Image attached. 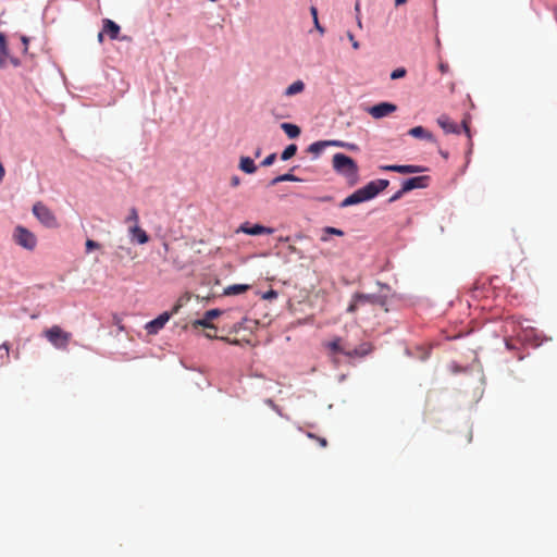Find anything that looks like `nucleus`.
I'll return each instance as SVG.
<instances>
[{
    "label": "nucleus",
    "instance_id": "obj_33",
    "mask_svg": "<svg viewBox=\"0 0 557 557\" xmlns=\"http://www.w3.org/2000/svg\"><path fill=\"white\" fill-rule=\"evenodd\" d=\"M406 194V191H403V187L396 191L389 199H388V202L392 203V202H395L397 200H399L404 195Z\"/></svg>",
    "mask_w": 557,
    "mask_h": 557
},
{
    "label": "nucleus",
    "instance_id": "obj_28",
    "mask_svg": "<svg viewBox=\"0 0 557 557\" xmlns=\"http://www.w3.org/2000/svg\"><path fill=\"white\" fill-rule=\"evenodd\" d=\"M406 69L405 67H398L396 70H394L392 73H391V78L392 79H398V78H401L406 75Z\"/></svg>",
    "mask_w": 557,
    "mask_h": 557
},
{
    "label": "nucleus",
    "instance_id": "obj_24",
    "mask_svg": "<svg viewBox=\"0 0 557 557\" xmlns=\"http://www.w3.org/2000/svg\"><path fill=\"white\" fill-rule=\"evenodd\" d=\"M249 286L244 284L231 285L225 289L226 295H239L248 290Z\"/></svg>",
    "mask_w": 557,
    "mask_h": 557
},
{
    "label": "nucleus",
    "instance_id": "obj_29",
    "mask_svg": "<svg viewBox=\"0 0 557 557\" xmlns=\"http://www.w3.org/2000/svg\"><path fill=\"white\" fill-rule=\"evenodd\" d=\"M85 246H86V251L87 252H89V251H91L94 249H99L100 248V244L95 242V240H92V239H87Z\"/></svg>",
    "mask_w": 557,
    "mask_h": 557
},
{
    "label": "nucleus",
    "instance_id": "obj_35",
    "mask_svg": "<svg viewBox=\"0 0 557 557\" xmlns=\"http://www.w3.org/2000/svg\"><path fill=\"white\" fill-rule=\"evenodd\" d=\"M1 350H3V354L1 355V357H4V358L9 359V350H10L9 345H8V344H5V343H4V344H2V345L0 346V351H1Z\"/></svg>",
    "mask_w": 557,
    "mask_h": 557
},
{
    "label": "nucleus",
    "instance_id": "obj_27",
    "mask_svg": "<svg viewBox=\"0 0 557 557\" xmlns=\"http://www.w3.org/2000/svg\"><path fill=\"white\" fill-rule=\"evenodd\" d=\"M360 306H361V304H360V301H358V299H357V294H355V295H354V297H352V300H351L350 305H349V306H348V308H347V312H349V313H354V312H356V311H357L358 307H360Z\"/></svg>",
    "mask_w": 557,
    "mask_h": 557
},
{
    "label": "nucleus",
    "instance_id": "obj_13",
    "mask_svg": "<svg viewBox=\"0 0 557 557\" xmlns=\"http://www.w3.org/2000/svg\"><path fill=\"white\" fill-rule=\"evenodd\" d=\"M437 124L447 134H459L460 127L450 120L448 115L442 114L437 117Z\"/></svg>",
    "mask_w": 557,
    "mask_h": 557
},
{
    "label": "nucleus",
    "instance_id": "obj_32",
    "mask_svg": "<svg viewBox=\"0 0 557 557\" xmlns=\"http://www.w3.org/2000/svg\"><path fill=\"white\" fill-rule=\"evenodd\" d=\"M307 435L310 438L317 440L321 447H326L327 446V441L324 437H319V436L314 435L313 433H308Z\"/></svg>",
    "mask_w": 557,
    "mask_h": 557
},
{
    "label": "nucleus",
    "instance_id": "obj_30",
    "mask_svg": "<svg viewBox=\"0 0 557 557\" xmlns=\"http://www.w3.org/2000/svg\"><path fill=\"white\" fill-rule=\"evenodd\" d=\"M324 233L336 235V236H343L344 235V232L342 230L335 228V227H332V226H326L324 228Z\"/></svg>",
    "mask_w": 557,
    "mask_h": 557
},
{
    "label": "nucleus",
    "instance_id": "obj_43",
    "mask_svg": "<svg viewBox=\"0 0 557 557\" xmlns=\"http://www.w3.org/2000/svg\"><path fill=\"white\" fill-rule=\"evenodd\" d=\"M4 166L2 164V162H0V182L3 180L4 177Z\"/></svg>",
    "mask_w": 557,
    "mask_h": 557
},
{
    "label": "nucleus",
    "instance_id": "obj_21",
    "mask_svg": "<svg viewBox=\"0 0 557 557\" xmlns=\"http://www.w3.org/2000/svg\"><path fill=\"white\" fill-rule=\"evenodd\" d=\"M305 89V84L302 81H296L294 82L293 84H290L286 90H285V95L286 96H294L296 94H300Z\"/></svg>",
    "mask_w": 557,
    "mask_h": 557
},
{
    "label": "nucleus",
    "instance_id": "obj_46",
    "mask_svg": "<svg viewBox=\"0 0 557 557\" xmlns=\"http://www.w3.org/2000/svg\"><path fill=\"white\" fill-rule=\"evenodd\" d=\"M22 41L24 44V50H27L28 39L26 37H22Z\"/></svg>",
    "mask_w": 557,
    "mask_h": 557
},
{
    "label": "nucleus",
    "instance_id": "obj_4",
    "mask_svg": "<svg viewBox=\"0 0 557 557\" xmlns=\"http://www.w3.org/2000/svg\"><path fill=\"white\" fill-rule=\"evenodd\" d=\"M14 242L27 250H34L37 245V238L34 233L24 226H16L13 233Z\"/></svg>",
    "mask_w": 557,
    "mask_h": 557
},
{
    "label": "nucleus",
    "instance_id": "obj_37",
    "mask_svg": "<svg viewBox=\"0 0 557 557\" xmlns=\"http://www.w3.org/2000/svg\"><path fill=\"white\" fill-rule=\"evenodd\" d=\"M329 143V146H336V147H343L346 146V143L341 140H326Z\"/></svg>",
    "mask_w": 557,
    "mask_h": 557
},
{
    "label": "nucleus",
    "instance_id": "obj_6",
    "mask_svg": "<svg viewBox=\"0 0 557 557\" xmlns=\"http://www.w3.org/2000/svg\"><path fill=\"white\" fill-rule=\"evenodd\" d=\"M33 213L47 227H55L58 224L53 212L40 201L33 206Z\"/></svg>",
    "mask_w": 557,
    "mask_h": 557
},
{
    "label": "nucleus",
    "instance_id": "obj_54",
    "mask_svg": "<svg viewBox=\"0 0 557 557\" xmlns=\"http://www.w3.org/2000/svg\"><path fill=\"white\" fill-rule=\"evenodd\" d=\"M444 158H447L448 154L446 152H441Z\"/></svg>",
    "mask_w": 557,
    "mask_h": 557
},
{
    "label": "nucleus",
    "instance_id": "obj_20",
    "mask_svg": "<svg viewBox=\"0 0 557 557\" xmlns=\"http://www.w3.org/2000/svg\"><path fill=\"white\" fill-rule=\"evenodd\" d=\"M281 127L289 138H296L300 135V128L295 124L283 123Z\"/></svg>",
    "mask_w": 557,
    "mask_h": 557
},
{
    "label": "nucleus",
    "instance_id": "obj_44",
    "mask_svg": "<svg viewBox=\"0 0 557 557\" xmlns=\"http://www.w3.org/2000/svg\"><path fill=\"white\" fill-rule=\"evenodd\" d=\"M344 148L349 149V150H354V149H356L357 147H356V145H354V144H348V143H346V146H344Z\"/></svg>",
    "mask_w": 557,
    "mask_h": 557
},
{
    "label": "nucleus",
    "instance_id": "obj_34",
    "mask_svg": "<svg viewBox=\"0 0 557 557\" xmlns=\"http://www.w3.org/2000/svg\"><path fill=\"white\" fill-rule=\"evenodd\" d=\"M347 37L349 39V41L351 42V46L355 50H358L360 45L359 42L355 39V36L352 35L351 32H347Z\"/></svg>",
    "mask_w": 557,
    "mask_h": 557
},
{
    "label": "nucleus",
    "instance_id": "obj_7",
    "mask_svg": "<svg viewBox=\"0 0 557 557\" xmlns=\"http://www.w3.org/2000/svg\"><path fill=\"white\" fill-rule=\"evenodd\" d=\"M236 232L244 233V234L251 235V236L263 235V234L271 235L274 233V228L263 226L261 224L251 225L249 222H245L239 225V227L237 228Z\"/></svg>",
    "mask_w": 557,
    "mask_h": 557
},
{
    "label": "nucleus",
    "instance_id": "obj_15",
    "mask_svg": "<svg viewBox=\"0 0 557 557\" xmlns=\"http://www.w3.org/2000/svg\"><path fill=\"white\" fill-rule=\"evenodd\" d=\"M408 134L414 138H421L429 141H435V138L431 132L422 126H416L409 129Z\"/></svg>",
    "mask_w": 557,
    "mask_h": 557
},
{
    "label": "nucleus",
    "instance_id": "obj_52",
    "mask_svg": "<svg viewBox=\"0 0 557 557\" xmlns=\"http://www.w3.org/2000/svg\"><path fill=\"white\" fill-rule=\"evenodd\" d=\"M260 153H261V150H260V149H258V150L256 151L255 156L258 158V157L260 156Z\"/></svg>",
    "mask_w": 557,
    "mask_h": 557
},
{
    "label": "nucleus",
    "instance_id": "obj_22",
    "mask_svg": "<svg viewBox=\"0 0 557 557\" xmlns=\"http://www.w3.org/2000/svg\"><path fill=\"white\" fill-rule=\"evenodd\" d=\"M300 178H298L297 176L293 175L292 173H285V174H282V175H278L276 177H274L270 183L269 185L270 186H275L276 184L281 183V182H299Z\"/></svg>",
    "mask_w": 557,
    "mask_h": 557
},
{
    "label": "nucleus",
    "instance_id": "obj_19",
    "mask_svg": "<svg viewBox=\"0 0 557 557\" xmlns=\"http://www.w3.org/2000/svg\"><path fill=\"white\" fill-rule=\"evenodd\" d=\"M8 64V48L4 34L0 33V66L4 67Z\"/></svg>",
    "mask_w": 557,
    "mask_h": 557
},
{
    "label": "nucleus",
    "instance_id": "obj_16",
    "mask_svg": "<svg viewBox=\"0 0 557 557\" xmlns=\"http://www.w3.org/2000/svg\"><path fill=\"white\" fill-rule=\"evenodd\" d=\"M103 33H106L110 39H116L120 33V26L115 22L106 18L103 20Z\"/></svg>",
    "mask_w": 557,
    "mask_h": 557
},
{
    "label": "nucleus",
    "instance_id": "obj_10",
    "mask_svg": "<svg viewBox=\"0 0 557 557\" xmlns=\"http://www.w3.org/2000/svg\"><path fill=\"white\" fill-rule=\"evenodd\" d=\"M430 181L431 178L428 175L408 178L403 183V191L408 193L418 188H426Z\"/></svg>",
    "mask_w": 557,
    "mask_h": 557
},
{
    "label": "nucleus",
    "instance_id": "obj_51",
    "mask_svg": "<svg viewBox=\"0 0 557 557\" xmlns=\"http://www.w3.org/2000/svg\"><path fill=\"white\" fill-rule=\"evenodd\" d=\"M10 61H11V63H13L14 65H17V64H18V62H17L16 60H14V59H11Z\"/></svg>",
    "mask_w": 557,
    "mask_h": 557
},
{
    "label": "nucleus",
    "instance_id": "obj_42",
    "mask_svg": "<svg viewBox=\"0 0 557 557\" xmlns=\"http://www.w3.org/2000/svg\"><path fill=\"white\" fill-rule=\"evenodd\" d=\"M356 16H360V2L357 1L355 4Z\"/></svg>",
    "mask_w": 557,
    "mask_h": 557
},
{
    "label": "nucleus",
    "instance_id": "obj_38",
    "mask_svg": "<svg viewBox=\"0 0 557 557\" xmlns=\"http://www.w3.org/2000/svg\"><path fill=\"white\" fill-rule=\"evenodd\" d=\"M461 126H462L465 133L467 134V136L470 138V136H471L470 135V128H469V124H468V122L466 120L462 121V125Z\"/></svg>",
    "mask_w": 557,
    "mask_h": 557
},
{
    "label": "nucleus",
    "instance_id": "obj_12",
    "mask_svg": "<svg viewBox=\"0 0 557 557\" xmlns=\"http://www.w3.org/2000/svg\"><path fill=\"white\" fill-rule=\"evenodd\" d=\"M171 314L172 313L163 312L162 314H160L154 320L148 322L146 324L147 332L149 334H157L161 329H163L165 323L170 320Z\"/></svg>",
    "mask_w": 557,
    "mask_h": 557
},
{
    "label": "nucleus",
    "instance_id": "obj_47",
    "mask_svg": "<svg viewBox=\"0 0 557 557\" xmlns=\"http://www.w3.org/2000/svg\"><path fill=\"white\" fill-rule=\"evenodd\" d=\"M356 20H357V25L359 28H362V21H361V16H356Z\"/></svg>",
    "mask_w": 557,
    "mask_h": 557
},
{
    "label": "nucleus",
    "instance_id": "obj_36",
    "mask_svg": "<svg viewBox=\"0 0 557 557\" xmlns=\"http://www.w3.org/2000/svg\"><path fill=\"white\" fill-rule=\"evenodd\" d=\"M438 70L442 74H446L449 71V65L445 62H440Z\"/></svg>",
    "mask_w": 557,
    "mask_h": 557
},
{
    "label": "nucleus",
    "instance_id": "obj_18",
    "mask_svg": "<svg viewBox=\"0 0 557 557\" xmlns=\"http://www.w3.org/2000/svg\"><path fill=\"white\" fill-rule=\"evenodd\" d=\"M239 169L247 174H252L257 171V166H256L253 160L249 157L240 158Z\"/></svg>",
    "mask_w": 557,
    "mask_h": 557
},
{
    "label": "nucleus",
    "instance_id": "obj_41",
    "mask_svg": "<svg viewBox=\"0 0 557 557\" xmlns=\"http://www.w3.org/2000/svg\"><path fill=\"white\" fill-rule=\"evenodd\" d=\"M313 21H314V25H315L317 29H318L321 34H323V33H324V28L320 26L319 21H318V16H315V18H314Z\"/></svg>",
    "mask_w": 557,
    "mask_h": 557
},
{
    "label": "nucleus",
    "instance_id": "obj_26",
    "mask_svg": "<svg viewBox=\"0 0 557 557\" xmlns=\"http://www.w3.org/2000/svg\"><path fill=\"white\" fill-rule=\"evenodd\" d=\"M139 215L136 208H131L127 218L125 219V223H133V225H138Z\"/></svg>",
    "mask_w": 557,
    "mask_h": 557
},
{
    "label": "nucleus",
    "instance_id": "obj_1",
    "mask_svg": "<svg viewBox=\"0 0 557 557\" xmlns=\"http://www.w3.org/2000/svg\"><path fill=\"white\" fill-rule=\"evenodd\" d=\"M389 185L387 180H375L369 182L363 187L357 189L346 197L339 205L341 208L358 205L375 198L381 191L385 190Z\"/></svg>",
    "mask_w": 557,
    "mask_h": 557
},
{
    "label": "nucleus",
    "instance_id": "obj_8",
    "mask_svg": "<svg viewBox=\"0 0 557 557\" xmlns=\"http://www.w3.org/2000/svg\"><path fill=\"white\" fill-rule=\"evenodd\" d=\"M380 170L386 171V172H397L400 174H412V173L424 172L426 169L421 165H413V164H406V165L391 164V165H381Z\"/></svg>",
    "mask_w": 557,
    "mask_h": 557
},
{
    "label": "nucleus",
    "instance_id": "obj_5",
    "mask_svg": "<svg viewBox=\"0 0 557 557\" xmlns=\"http://www.w3.org/2000/svg\"><path fill=\"white\" fill-rule=\"evenodd\" d=\"M326 347L334 354H343L348 357H363L370 351V349L366 345L361 346L360 348L347 350L342 345L341 337H335L332 342L326 344Z\"/></svg>",
    "mask_w": 557,
    "mask_h": 557
},
{
    "label": "nucleus",
    "instance_id": "obj_40",
    "mask_svg": "<svg viewBox=\"0 0 557 557\" xmlns=\"http://www.w3.org/2000/svg\"><path fill=\"white\" fill-rule=\"evenodd\" d=\"M206 336L208 338H216V329L214 327L213 330H209L207 333H206Z\"/></svg>",
    "mask_w": 557,
    "mask_h": 557
},
{
    "label": "nucleus",
    "instance_id": "obj_2",
    "mask_svg": "<svg viewBox=\"0 0 557 557\" xmlns=\"http://www.w3.org/2000/svg\"><path fill=\"white\" fill-rule=\"evenodd\" d=\"M333 169L345 176L354 185L358 181V165L355 160L344 153H335L332 160Z\"/></svg>",
    "mask_w": 557,
    "mask_h": 557
},
{
    "label": "nucleus",
    "instance_id": "obj_31",
    "mask_svg": "<svg viewBox=\"0 0 557 557\" xmlns=\"http://www.w3.org/2000/svg\"><path fill=\"white\" fill-rule=\"evenodd\" d=\"M275 158H276V154L275 153H271L269 154L268 157H265V159L261 162V165L262 166H270L273 164V162L275 161Z\"/></svg>",
    "mask_w": 557,
    "mask_h": 557
},
{
    "label": "nucleus",
    "instance_id": "obj_17",
    "mask_svg": "<svg viewBox=\"0 0 557 557\" xmlns=\"http://www.w3.org/2000/svg\"><path fill=\"white\" fill-rule=\"evenodd\" d=\"M129 234L132 235V239L137 240L139 244H146L149 240V236L147 233L140 228L138 225H132L129 227Z\"/></svg>",
    "mask_w": 557,
    "mask_h": 557
},
{
    "label": "nucleus",
    "instance_id": "obj_25",
    "mask_svg": "<svg viewBox=\"0 0 557 557\" xmlns=\"http://www.w3.org/2000/svg\"><path fill=\"white\" fill-rule=\"evenodd\" d=\"M296 152H297V146L295 144H292L284 149V151L281 154V159L283 161H287L290 158H293L296 154Z\"/></svg>",
    "mask_w": 557,
    "mask_h": 557
},
{
    "label": "nucleus",
    "instance_id": "obj_3",
    "mask_svg": "<svg viewBox=\"0 0 557 557\" xmlns=\"http://www.w3.org/2000/svg\"><path fill=\"white\" fill-rule=\"evenodd\" d=\"M44 336L54 348L60 350H66L72 339V334L62 330L59 325L45 330Z\"/></svg>",
    "mask_w": 557,
    "mask_h": 557
},
{
    "label": "nucleus",
    "instance_id": "obj_23",
    "mask_svg": "<svg viewBox=\"0 0 557 557\" xmlns=\"http://www.w3.org/2000/svg\"><path fill=\"white\" fill-rule=\"evenodd\" d=\"M326 147H329V143H326V140L315 141L308 147V152L318 157Z\"/></svg>",
    "mask_w": 557,
    "mask_h": 557
},
{
    "label": "nucleus",
    "instance_id": "obj_11",
    "mask_svg": "<svg viewBox=\"0 0 557 557\" xmlns=\"http://www.w3.org/2000/svg\"><path fill=\"white\" fill-rule=\"evenodd\" d=\"M397 107L389 102H381L379 104H375L369 109V113L374 119H382L384 116L389 115L391 113L395 112Z\"/></svg>",
    "mask_w": 557,
    "mask_h": 557
},
{
    "label": "nucleus",
    "instance_id": "obj_14",
    "mask_svg": "<svg viewBox=\"0 0 557 557\" xmlns=\"http://www.w3.org/2000/svg\"><path fill=\"white\" fill-rule=\"evenodd\" d=\"M357 299H358V301H360L361 306L369 304V305H373V306L383 307L385 305V299L379 295L357 293Z\"/></svg>",
    "mask_w": 557,
    "mask_h": 557
},
{
    "label": "nucleus",
    "instance_id": "obj_9",
    "mask_svg": "<svg viewBox=\"0 0 557 557\" xmlns=\"http://www.w3.org/2000/svg\"><path fill=\"white\" fill-rule=\"evenodd\" d=\"M221 310L219 309H211L208 310L201 319L195 320L191 325L193 327L197 329L199 326L213 330L214 325L212 324V320L221 315Z\"/></svg>",
    "mask_w": 557,
    "mask_h": 557
},
{
    "label": "nucleus",
    "instance_id": "obj_53",
    "mask_svg": "<svg viewBox=\"0 0 557 557\" xmlns=\"http://www.w3.org/2000/svg\"><path fill=\"white\" fill-rule=\"evenodd\" d=\"M273 296H275V293H274V292H270V293L268 294V297H273Z\"/></svg>",
    "mask_w": 557,
    "mask_h": 557
},
{
    "label": "nucleus",
    "instance_id": "obj_48",
    "mask_svg": "<svg viewBox=\"0 0 557 557\" xmlns=\"http://www.w3.org/2000/svg\"><path fill=\"white\" fill-rule=\"evenodd\" d=\"M408 0H395V5L398 7V5H401L404 3H406Z\"/></svg>",
    "mask_w": 557,
    "mask_h": 557
},
{
    "label": "nucleus",
    "instance_id": "obj_45",
    "mask_svg": "<svg viewBox=\"0 0 557 557\" xmlns=\"http://www.w3.org/2000/svg\"><path fill=\"white\" fill-rule=\"evenodd\" d=\"M310 11H311V15L313 16V20H314V18H315V16H318V11H317V9H315L314 7H312V8L310 9Z\"/></svg>",
    "mask_w": 557,
    "mask_h": 557
},
{
    "label": "nucleus",
    "instance_id": "obj_39",
    "mask_svg": "<svg viewBox=\"0 0 557 557\" xmlns=\"http://www.w3.org/2000/svg\"><path fill=\"white\" fill-rule=\"evenodd\" d=\"M239 184H240V178L238 176L235 175L231 178V186L237 187Z\"/></svg>",
    "mask_w": 557,
    "mask_h": 557
},
{
    "label": "nucleus",
    "instance_id": "obj_50",
    "mask_svg": "<svg viewBox=\"0 0 557 557\" xmlns=\"http://www.w3.org/2000/svg\"><path fill=\"white\" fill-rule=\"evenodd\" d=\"M178 308H180V305H176V306L173 308L172 313H176V312L178 311Z\"/></svg>",
    "mask_w": 557,
    "mask_h": 557
},
{
    "label": "nucleus",
    "instance_id": "obj_49",
    "mask_svg": "<svg viewBox=\"0 0 557 557\" xmlns=\"http://www.w3.org/2000/svg\"><path fill=\"white\" fill-rule=\"evenodd\" d=\"M98 40L101 42L103 40V30L99 33Z\"/></svg>",
    "mask_w": 557,
    "mask_h": 557
}]
</instances>
